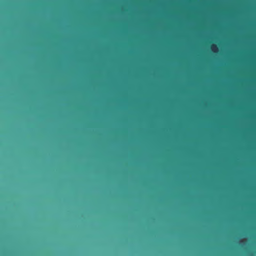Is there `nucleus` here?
<instances>
[{
	"instance_id": "5",
	"label": "nucleus",
	"mask_w": 256,
	"mask_h": 256,
	"mask_svg": "<svg viewBox=\"0 0 256 256\" xmlns=\"http://www.w3.org/2000/svg\"><path fill=\"white\" fill-rule=\"evenodd\" d=\"M79 146H81L82 145H81V144H80Z\"/></svg>"
},
{
	"instance_id": "4",
	"label": "nucleus",
	"mask_w": 256,
	"mask_h": 256,
	"mask_svg": "<svg viewBox=\"0 0 256 256\" xmlns=\"http://www.w3.org/2000/svg\"><path fill=\"white\" fill-rule=\"evenodd\" d=\"M66 146H67V145H66V144H64V146H65V148H66Z\"/></svg>"
},
{
	"instance_id": "2",
	"label": "nucleus",
	"mask_w": 256,
	"mask_h": 256,
	"mask_svg": "<svg viewBox=\"0 0 256 256\" xmlns=\"http://www.w3.org/2000/svg\"><path fill=\"white\" fill-rule=\"evenodd\" d=\"M216 48V46L212 45V50H214V48Z\"/></svg>"
},
{
	"instance_id": "3",
	"label": "nucleus",
	"mask_w": 256,
	"mask_h": 256,
	"mask_svg": "<svg viewBox=\"0 0 256 256\" xmlns=\"http://www.w3.org/2000/svg\"><path fill=\"white\" fill-rule=\"evenodd\" d=\"M61 169H62V168H61Z\"/></svg>"
},
{
	"instance_id": "1",
	"label": "nucleus",
	"mask_w": 256,
	"mask_h": 256,
	"mask_svg": "<svg viewBox=\"0 0 256 256\" xmlns=\"http://www.w3.org/2000/svg\"><path fill=\"white\" fill-rule=\"evenodd\" d=\"M60 86H64V0H60Z\"/></svg>"
}]
</instances>
